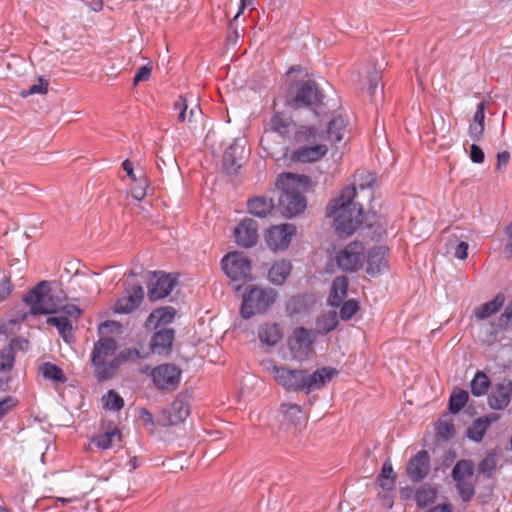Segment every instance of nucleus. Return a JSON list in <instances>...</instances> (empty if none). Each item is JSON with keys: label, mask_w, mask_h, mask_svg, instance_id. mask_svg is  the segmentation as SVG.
Returning <instances> with one entry per match:
<instances>
[{"label": "nucleus", "mask_w": 512, "mask_h": 512, "mask_svg": "<svg viewBox=\"0 0 512 512\" xmlns=\"http://www.w3.org/2000/svg\"><path fill=\"white\" fill-rule=\"evenodd\" d=\"M261 365L263 370L284 390L301 391L305 394L323 388L338 374V371L332 367H322L310 373L305 369L279 365L272 359L263 360Z\"/></svg>", "instance_id": "nucleus-1"}, {"label": "nucleus", "mask_w": 512, "mask_h": 512, "mask_svg": "<svg viewBox=\"0 0 512 512\" xmlns=\"http://www.w3.org/2000/svg\"><path fill=\"white\" fill-rule=\"evenodd\" d=\"M356 189L346 186L327 207V216L333 218V226L339 237L352 235L363 221L362 206L354 201Z\"/></svg>", "instance_id": "nucleus-2"}, {"label": "nucleus", "mask_w": 512, "mask_h": 512, "mask_svg": "<svg viewBox=\"0 0 512 512\" xmlns=\"http://www.w3.org/2000/svg\"><path fill=\"white\" fill-rule=\"evenodd\" d=\"M295 139L303 144L293 152V158L301 163H311L322 159L328 152L325 134L315 126H301Z\"/></svg>", "instance_id": "nucleus-3"}, {"label": "nucleus", "mask_w": 512, "mask_h": 512, "mask_svg": "<svg viewBox=\"0 0 512 512\" xmlns=\"http://www.w3.org/2000/svg\"><path fill=\"white\" fill-rule=\"evenodd\" d=\"M65 294L62 290L51 291L47 281L40 282L25 297L33 314H52L64 307Z\"/></svg>", "instance_id": "nucleus-4"}, {"label": "nucleus", "mask_w": 512, "mask_h": 512, "mask_svg": "<svg viewBox=\"0 0 512 512\" xmlns=\"http://www.w3.org/2000/svg\"><path fill=\"white\" fill-rule=\"evenodd\" d=\"M116 350L117 342L112 337H102L95 342L91 362L99 380L111 378L118 369L119 359H116Z\"/></svg>", "instance_id": "nucleus-5"}, {"label": "nucleus", "mask_w": 512, "mask_h": 512, "mask_svg": "<svg viewBox=\"0 0 512 512\" xmlns=\"http://www.w3.org/2000/svg\"><path fill=\"white\" fill-rule=\"evenodd\" d=\"M301 178L293 174H283L277 181V185L282 189L279 206L286 217L295 216L306 208V200L298 188Z\"/></svg>", "instance_id": "nucleus-6"}, {"label": "nucleus", "mask_w": 512, "mask_h": 512, "mask_svg": "<svg viewBox=\"0 0 512 512\" xmlns=\"http://www.w3.org/2000/svg\"><path fill=\"white\" fill-rule=\"evenodd\" d=\"M270 128L266 129L261 137L260 145L271 156L281 151L282 142H278L275 137L282 140L289 138L294 129V121L291 117L283 113H275L270 119Z\"/></svg>", "instance_id": "nucleus-7"}, {"label": "nucleus", "mask_w": 512, "mask_h": 512, "mask_svg": "<svg viewBox=\"0 0 512 512\" xmlns=\"http://www.w3.org/2000/svg\"><path fill=\"white\" fill-rule=\"evenodd\" d=\"M276 294L272 289L251 288L243 296L241 315L248 319L258 313L265 312L275 301Z\"/></svg>", "instance_id": "nucleus-8"}, {"label": "nucleus", "mask_w": 512, "mask_h": 512, "mask_svg": "<svg viewBox=\"0 0 512 512\" xmlns=\"http://www.w3.org/2000/svg\"><path fill=\"white\" fill-rule=\"evenodd\" d=\"M365 248L361 242L354 241L340 249L335 256L338 267L346 272L359 270L364 263Z\"/></svg>", "instance_id": "nucleus-9"}, {"label": "nucleus", "mask_w": 512, "mask_h": 512, "mask_svg": "<svg viewBox=\"0 0 512 512\" xmlns=\"http://www.w3.org/2000/svg\"><path fill=\"white\" fill-rule=\"evenodd\" d=\"M224 273L232 280H246L251 273V263L242 252H231L221 261Z\"/></svg>", "instance_id": "nucleus-10"}, {"label": "nucleus", "mask_w": 512, "mask_h": 512, "mask_svg": "<svg viewBox=\"0 0 512 512\" xmlns=\"http://www.w3.org/2000/svg\"><path fill=\"white\" fill-rule=\"evenodd\" d=\"M295 88V94L289 100V104L294 108L317 105L322 100L321 92L314 81H300Z\"/></svg>", "instance_id": "nucleus-11"}, {"label": "nucleus", "mask_w": 512, "mask_h": 512, "mask_svg": "<svg viewBox=\"0 0 512 512\" xmlns=\"http://www.w3.org/2000/svg\"><path fill=\"white\" fill-rule=\"evenodd\" d=\"M316 335L317 334L314 330H307L303 327H299L294 330L288 340V345L295 359L302 360L307 357L312 349V344L315 341Z\"/></svg>", "instance_id": "nucleus-12"}, {"label": "nucleus", "mask_w": 512, "mask_h": 512, "mask_svg": "<svg viewBox=\"0 0 512 512\" xmlns=\"http://www.w3.org/2000/svg\"><path fill=\"white\" fill-rule=\"evenodd\" d=\"M181 370L174 364H162L151 372L154 385L161 390H174L179 384Z\"/></svg>", "instance_id": "nucleus-13"}, {"label": "nucleus", "mask_w": 512, "mask_h": 512, "mask_svg": "<svg viewBox=\"0 0 512 512\" xmlns=\"http://www.w3.org/2000/svg\"><path fill=\"white\" fill-rule=\"evenodd\" d=\"M295 233L296 227L293 224L285 223L272 226L267 230L265 241L273 251L285 250Z\"/></svg>", "instance_id": "nucleus-14"}, {"label": "nucleus", "mask_w": 512, "mask_h": 512, "mask_svg": "<svg viewBox=\"0 0 512 512\" xmlns=\"http://www.w3.org/2000/svg\"><path fill=\"white\" fill-rule=\"evenodd\" d=\"M512 399V380L503 379L492 386L488 404L494 410H503Z\"/></svg>", "instance_id": "nucleus-15"}, {"label": "nucleus", "mask_w": 512, "mask_h": 512, "mask_svg": "<svg viewBox=\"0 0 512 512\" xmlns=\"http://www.w3.org/2000/svg\"><path fill=\"white\" fill-rule=\"evenodd\" d=\"M176 281L169 274L154 272L148 287V297L151 301L167 297L173 290Z\"/></svg>", "instance_id": "nucleus-16"}, {"label": "nucleus", "mask_w": 512, "mask_h": 512, "mask_svg": "<svg viewBox=\"0 0 512 512\" xmlns=\"http://www.w3.org/2000/svg\"><path fill=\"white\" fill-rule=\"evenodd\" d=\"M258 225L253 219L242 220L234 229L235 242L244 248L253 247L258 240Z\"/></svg>", "instance_id": "nucleus-17"}, {"label": "nucleus", "mask_w": 512, "mask_h": 512, "mask_svg": "<svg viewBox=\"0 0 512 512\" xmlns=\"http://www.w3.org/2000/svg\"><path fill=\"white\" fill-rule=\"evenodd\" d=\"M348 118L343 115L334 117L327 125L326 130H319L325 134V141L333 146L341 144L348 135Z\"/></svg>", "instance_id": "nucleus-18"}, {"label": "nucleus", "mask_w": 512, "mask_h": 512, "mask_svg": "<svg viewBox=\"0 0 512 512\" xmlns=\"http://www.w3.org/2000/svg\"><path fill=\"white\" fill-rule=\"evenodd\" d=\"M430 471V457L426 450L419 451L406 465V473L411 481L424 479Z\"/></svg>", "instance_id": "nucleus-19"}, {"label": "nucleus", "mask_w": 512, "mask_h": 512, "mask_svg": "<svg viewBox=\"0 0 512 512\" xmlns=\"http://www.w3.org/2000/svg\"><path fill=\"white\" fill-rule=\"evenodd\" d=\"M190 414L187 402L175 399L171 406L162 412L159 423L162 426H172L182 423Z\"/></svg>", "instance_id": "nucleus-20"}, {"label": "nucleus", "mask_w": 512, "mask_h": 512, "mask_svg": "<svg viewBox=\"0 0 512 512\" xmlns=\"http://www.w3.org/2000/svg\"><path fill=\"white\" fill-rule=\"evenodd\" d=\"M387 253L388 249L384 246L373 247L368 252L366 268L368 275L375 277L388 268Z\"/></svg>", "instance_id": "nucleus-21"}, {"label": "nucleus", "mask_w": 512, "mask_h": 512, "mask_svg": "<svg viewBox=\"0 0 512 512\" xmlns=\"http://www.w3.org/2000/svg\"><path fill=\"white\" fill-rule=\"evenodd\" d=\"M143 297L142 286L135 285L127 291L126 295L117 300L114 310L116 313H130L140 305Z\"/></svg>", "instance_id": "nucleus-22"}, {"label": "nucleus", "mask_w": 512, "mask_h": 512, "mask_svg": "<svg viewBox=\"0 0 512 512\" xmlns=\"http://www.w3.org/2000/svg\"><path fill=\"white\" fill-rule=\"evenodd\" d=\"M174 330L163 328L154 333L151 339V350L154 354L167 356L172 349Z\"/></svg>", "instance_id": "nucleus-23"}, {"label": "nucleus", "mask_w": 512, "mask_h": 512, "mask_svg": "<svg viewBox=\"0 0 512 512\" xmlns=\"http://www.w3.org/2000/svg\"><path fill=\"white\" fill-rule=\"evenodd\" d=\"M499 419V415L490 414L482 416L473 421V423L467 429V437L475 442H480L489 426Z\"/></svg>", "instance_id": "nucleus-24"}, {"label": "nucleus", "mask_w": 512, "mask_h": 512, "mask_svg": "<svg viewBox=\"0 0 512 512\" xmlns=\"http://www.w3.org/2000/svg\"><path fill=\"white\" fill-rule=\"evenodd\" d=\"M359 85L361 89H366L373 96L375 89L381 80V72L376 67L364 68L359 74Z\"/></svg>", "instance_id": "nucleus-25"}, {"label": "nucleus", "mask_w": 512, "mask_h": 512, "mask_svg": "<svg viewBox=\"0 0 512 512\" xmlns=\"http://www.w3.org/2000/svg\"><path fill=\"white\" fill-rule=\"evenodd\" d=\"M280 412L285 420L291 423L295 428H301L306 422L305 413L302 407L297 404L284 403L280 406Z\"/></svg>", "instance_id": "nucleus-26"}, {"label": "nucleus", "mask_w": 512, "mask_h": 512, "mask_svg": "<svg viewBox=\"0 0 512 512\" xmlns=\"http://www.w3.org/2000/svg\"><path fill=\"white\" fill-rule=\"evenodd\" d=\"M349 280L346 276H338L333 280L332 289L329 296L331 306L338 307L347 296Z\"/></svg>", "instance_id": "nucleus-27"}, {"label": "nucleus", "mask_w": 512, "mask_h": 512, "mask_svg": "<svg viewBox=\"0 0 512 512\" xmlns=\"http://www.w3.org/2000/svg\"><path fill=\"white\" fill-rule=\"evenodd\" d=\"M121 441V432L116 427H108L103 433L92 438V443L100 449H109L115 442Z\"/></svg>", "instance_id": "nucleus-28"}, {"label": "nucleus", "mask_w": 512, "mask_h": 512, "mask_svg": "<svg viewBox=\"0 0 512 512\" xmlns=\"http://www.w3.org/2000/svg\"><path fill=\"white\" fill-rule=\"evenodd\" d=\"M244 149L237 142L231 144L224 152L223 163L231 171H237L242 165Z\"/></svg>", "instance_id": "nucleus-29"}, {"label": "nucleus", "mask_w": 512, "mask_h": 512, "mask_svg": "<svg viewBox=\"0 0 512 512\" xmlns=\"http://www.w3.org/2000/svg\"><path fill=\"white\" fill-rule=\"evenodd\" d=\"M503 304L504 297L499 294L493 300L476 307L474 310L475 318L478 321L485 320L496 314L502 308Z\"/></svg>", "instance_id": "nucleus-30"}, {"label": "nucleus", "mask_w": 512, "mask_h": 512, "mask_svg": "<svg viewBox=\"0 0 512 512\" xmlns=\"http://www.w3.org/2000/svg\"><path fill=\"white\" fill-rule=\"evenodd\" d=\"M258 337L262 343L273 346L282 338V331L278 324L265 323L259 327Z\"/></svg>", "instance_id": "nucleus-31"}, {"label": "nucleus", "mask_w": 512, "mask_h": 512, "mask_svg": "<svg viewBox=\"0 0 512 512\" xmlns=\"http://www.w3.org/2000/svg\"><path fill=\"white\" fill-rule=\"evenodd\" d=\"M291 269L290 261H278L269 270V280L275 285H282L290 275Z\"/></svg>", "instance_id": "nucleus-32"}, {"label": "nucleus", "mask_w": 512, "mask_h": 512, "mask_svg": "<svg viewBox=\"0 0 512 512\" xmlns=\"http://www.w3.org/2000/svg\"><path fill=\"white\" fill-rule=\"evenodd\" d=\"M273 208V201L261 196L254 197L248 202L249 213L257 217L267 216Z\"/></svg>", "instance_id": "nucleus-33"}, {"label": "nucleus", "mask_w": 512, "mask_h": 512, "mask_svg": "<svg viewBox=\"0 0 512 512\" xmlns=\"http://www.w3.org/2000/svg\"><path fill=\"white\" fill-rule=\"evenodd\" d=\"M47 323L57 328L59 334L65 342L70 343L73 340L72 324L69 319L63 316L50 317Z\"/></svg>", "instance_id": "nucleus-34"}, {"label": "nucleus", "mask_w": 512, "mask_h": 512, "mask_svg": "<svg viewBox=\"0 0 512 512\" xmlns=\"http://www.w3.org/2000/svg\"><path fill=\"white\" fill-rule=\"evenodd\" d=\"M378 482L383 490L390 491L394 488L396 482V473L393 470L390 461H385L381 473L378 477Z\"/></svg>", "instance_id": "nucleus-35"}, {"label": "nucleus", "mask_w": 512, "mask_h": 512, "mask_svg": "<svg viewBox=\"0 0 512 512\" xmlns=\"http://www.w3.org/2000/svg\"><path fill=\"white\" fill-rule=\"evenodd\" d=\"M175 317V310L172 307H163L154 310L148 317L146 324L151 325L155 323L156 326L159 324H168L172 322Z\"/></svg>", "instance_id": "nucleus-36"}, {"label": "nucleus", "mask_w": 512, "mask_h": 512, "mask_svg": "<svg viewBox=\"0 0 512 512\" xmlns=\"http://www.w3.org/2000/svg\"><path fill=\"white\" fill-rule=\"evenodd\" d=\"M474 474L473 463L469 460H460L458 461L453 470H452V478L456 481L472 479Z\"/></svg>", "instance_id": "nucleus-37"}, {"label": "nucleus", "mask_w": 512, "mask_h": 512, "mask_svg": "<svg viewBox=\"0 0 512 512\" xmlns=\"http://www.w3.org/2000/svg\"><path fill=\"white\" fill-rule=\"evenodd\" d=\"M437 490L429 485L419 487L415 494V500L419 507L424 508L436 500Z\"/></svg>", "instance_id": "nucleus-38"}, {"label": "nucleus", "mask_w": 512, "mask_h": 512, "mask_svg": "<svg viewBox=\"0 0 512 512\" xmlns=\"http://www.w3.org/2000/svg\"><path fill=\"white\" fill-rule=\"evenodd\" d=\"M490 384L488 376L484 372L478 371L471 381V392L474 396H482L487 393Z\"/></svg>", "instance_id": "nucleus-39"}, {"label": "nucleus", "mask_w": 512, "mask_h": 512, "mask_svg": "<svg viewBox=\"0 0 512 512\" xmlns=\"http://www.w3.org/2000/svg\"><path fill=\"white\" fill-rule=\"evenodd\" d=\"M39 371L45 379L52 380L58 383H64L66 381V377L63 371L52 363H43L39 367Z\"/></svg>", "instance_id": "nucleus-40"}, {"label": "nucleus", "mask_w": 512, "mask_h": 512, "mask_svg": "<svg viewBox=\"0 0 512 512\" xmlns=\"http://www.w3.org/2000/svg\"><path fill=\"white\" fill-rule=\"evenodd\" d=\"M337 325L338 319L335 312H329L327 314H324L317 321L318 332L322 334H326L332 331L333 329L336 328Z\"/></svg>", "instance_id": "nucleus-41"}, {"label": "nucleus", "mask_w": 512, "mask_h": 512, "mask_svg": "<svg viewBox=\"0 0 512 512\" xmlns=\"http://www.w3.org/2000/svg\"><path fill=\"white\" fill-rule=\"evenodd\" d=\"M376 181L375 176L367 170H357L354 174V183L351 186H358L361 190L370 188Z\"/></svg>", "instance_id": "nucleus-42"}, {"label": "nucleus", "mask_w": 512, "mask_h": 512, "mask_svg": "<svg viewBox=\"0 0 512 512\" xmlns=\"http://www.w3.org/2000/svg\"><path fill=\"white\" fill-rule=\"evenodd\" d=\"M469 399L468 392L465 390H458L451 394L449 400V409L452 413H458L467 403Z\"/></svg>", "instance_id": "nucleus-43"}, {"label": "nucleus", "mask_w": 512, "mask_h": 512, "mask_svg": "<svg viewBox=\"0 0 512 512\" xmlns=\"http://www.w3.org/2000/svg\"><path fill=\"white\" fill-rule=\"evenodd\" d=\"M103 406L109 410L118 411L124 406L123 398L113 390L102 396Z\"/></svg>", "instance_id": "nucleus-44"}, {"label": "nucleus", "mask_w": 512, "mask_h": 512, "mask_svg": "<svg viewBox=\"0 0 512 512\" xmlns=\"http://www.w3.org/2000/svg\"><path fill=\"white\" fill-rule=\"evenodd\" d=\"M456 489L463 502L470 501L475 495L472 479L456 481Z\"/></svg>", "instance_id": "nucleus-45"}, {"label": "nucleus", "mask_w": 512, "mask_h": 512, "mask_svg": "<svg viewBox=\"0 0 512 512\" xmlns=\"http://www.w3.org/2000/svg\"><path fill=\"white\" fill-rule=\"evenodd\" d=\"M122 325L117 321L108 320L101 323L98 327V333L100 338L110 337L112 334H121Z\"/></svg>", "instance_id": "nucleus-46"}, {"label": "nucleus", "mask_w": 512, "mask_h": 512, "mask_svg": "<svg viewBox=\"0 0 512 512\" xmlns=\"http://www.w3.org/2000/svg\"><path fill=\"white\" fill-rule=\"evenodd\" d=\"M498 325L481 324L479 338L482 342L492 344L495 341Z\"/></svg>", "instance_id": "nucleus-47"}, {"label": "nucleus", "mask_w": 512, "mask_h": 512, "mask_svg": "<svg viewBox=\"0 0 512 512\" xmlns=\"http://www.w3.org/2000/svg\"><path fill=\"white\" fill-rule=\"evenodd\" d=\"M14 352L11 349H4L0 351V372H7L13 368L14 365Z\"/></svg>", "instance_id": "nucleus-48"}, {"label": "nucleus", "mask_w": 512, "mask_h": 512, "mask_svg": "<svg viewBox=\"0 0 512 512\" xmlns=\"http://www.w3.org/2000/svg\"><path fill=\"white\" fill-rule=\"evenodd\" d=\"M359 310V305L355 300H348L344 302L340 308V317L343 320L351 319Z\"/></svg>", "instance_id": "nucleus-49"}, {"label": "nucleus", "mask_w": 512, "mask_h": 512, "mask_svg": "<svg viewBox=\"0 0 512 512\" xmlns=\"http://www.w3.org/2000/svg\"><path fill=\"white\" fill-rule=\"evenodd\" d=\"M48 82L42 78H39L37 84L31 85L27 90H23L21 95L27 97L34 94H46L48 91Z\"/></svg>", "instance_id": "nucleus-50"}, {"label": "nucleus", "mask_w": 512, "mask_h": 512, "mask_svg": "<svg viewBox=\"0 0 512 512\" xmlns=\"http://www.w3.org/2000/svg\"><path fill=\"white\" fill-rule=\"evenodd\" d=\"M306 307L305 297L304 296H294L289 299L287 302V310L291 314H297L302 312Z\"/></svg>", "instance_id": "nucleus-51"}, {"label": "nucleus", "mask_w": 512, "mask_h": 512, "mask_svg": "<svg viewBox=\"0 0 512 512\" xmlns=\"http://www.w3.org/2000/svg\"><path fill=\"white\" fill-rule=\"evenodd\" d=\"M139 358H141V354H140L139 350L131 349V348H128V349H125V350L121 351L116 356V359H119V365L122 362L130 361V360H137Z\"/></svg>", "instance_id": "nucleus-52"}, {"label": "nucleus", "mask_w": 512, "mask_h": 512, "mask_svg": "<svg viewBox=\"0 0 512 512\" xmlns=\"http://www.w3.org/2000/svg\"><path fill=\"white\" fill-rule=\"evenodd\" d=\"M495 466L496 461L494 456L489 455L480 462L478 469L479 472L490 475L491 472L495 469Z\"/></svg>", "instance_id": "nucleus-53"}, {"label": "nucleus", "mask_w": 512, "mask_h": 512, "mask_svg": "<svg viewBox=\"0 0 512 512\" xmlns=\"http://www.w3.org/2000/svg\"><path fill=\"white\" fill-rule=\"evenodd\" d=\"M174 108L179 110L178 120L184 122L187 120V100L183 96H180L179 99L175 102Z\"/></svg>", "instance_id": "nucleus-54"}, {"label": "nucleus", "mask_w": 512, "mask_h": 512, "mask_svg": "<svg viewBox=\"0 0 512 512\" xmlns=\"http://www.w3.org/2000/svg\"><path fill=\"white\" fill-rule=\"evenodd\" d=\"M151 74V67L149 65L141 66L136 72L133 82L137 85L139 82L147 81Z\"/></svg>", "instance_id": "nucleus-55"}, {"label": "nucleus", "mask_w": 512, "mask_h": 512, "mask_svg": "<svg viewBox=\"0 0 512 512\" xmlns=\"http://www.w3.org/2000/svg\"><path fill=\"white\" fill-rule=\"evenodd\" d=\"M485 124L470 123L469 135L473 141H479L484 133Z\"/></svg>", "instance_id": "nucleus-56"}, {"label": "nucleus", "mask_w": 512, "mask_h": 512, "mask_svg": "<svg viewBox=\"0 0 512 512\" xmlns=\"http://www.w3.org/2000/svg\"><path fill=\"white\" fill-rule=\"evenodd\" d=\"M469 245L465 241L458 242L454 249V256L459 260H465L468 256Z\"/></svg>", "instance_id": "nucleus-57"}, {"label": "nucleus", "mask_w": 512, "mask_h": 512, "mask_svg": "<svg viewBox=\"0 0 512 512\" xmlns=\"http://www.w3.org/2000/svg\"><path fill=\"white\" fill-rule=\"evenodd\" d=\"M16 405V400L13 397H6L0 401V420Z\"/></svg>", "instance_id": "nucleus-58"}, {"label": "nucleus", "mask_w": 512, "mask_h": 512, "mask_svg": "<svg viewBox=\"0 0 512 512\" xmlns=\"http://www.w3.org/2000/svg\"><path fill=\"white\" fill-rule=\"evenodd\" d=\"M512 324V302L505 308L504 312L499 318L498 327H506Z\"/></svg>", "instance_id": "nucleus-59"}, {"label": "nucleus", "mask_w": 512, "mask_h": 512, "mask_svg": "<svg viewBox=\"0 0 512 512\" xmlns=\"http://www.w3.org/2000/svg\"><path fill=\"white\" fill-rule=\"evenodd\" d=\"M470 158L474 163H482L484 161V152L483 150L476 145L475 143L471 145L470 148Z\"/></svg>", "instance_id": "nucleus-60"}, {"label": "nucleus", "mask_w": 512, "mask_h": 512, "mask_svg": "<svg viewBox=\"0 0 512 512\" xmlns=\"http://www.w3.org/2000/svg\"><path fill=\"white\" fill-rule=\"evenodd\" d=\"M12 292V285L8 278L0 281V302L5 300Z\"/></svg>", "instance_id": "nucleus-61"}, {"label": "nucleus", "mask_w": 512, "mask_h": 512, "mask_svg": "<svg viewBox=\"0 0 512 512\" xmlns=\"http://www.w3.org/2000/svg\"><path fill=\"white\" fill-rule=\"evenodd\" d=\"M472 123L485 124V102L482 101L477 105Z\"/></svg>", "instance_id": "nucleus-62"}, {"label": "nucleus", "mask_w": 512, "mask_h": 512, "mask_svg": "<svg viewBox=\"0 0 512 512\" xmlns=\"http://www.w3.org/2000/svg\"><path fill=\"white\" fill-rule=\"evenodd\" d=\"M454 428L452 424L441 422L438 427V433L442 437L448 439L453 436Z\"/></svg>", "instance_id": "nucleus-63"}, {"label": "nucleus", "mask_w": 512, "mask_h": 512, "mask_svg": "<svg viewBox=\"0 0 512 512\" xmlns=\"http://www.w3.org/2000/svg\"><path fill=\"white\" fill-rule=\"evenodd\" d=\"M146 186V180H143L139 186L134 187L131 191L133 198H135L138 201L142 200L146 195Z\"/></svg>", "instance_id": "nucleus-64"}]
</instances>
